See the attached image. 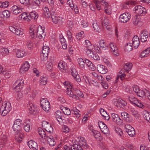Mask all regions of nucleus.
I'll use <instances>...</instances> for the list:
<instances>
[{
	"label": "nucleus",
	"mask_w": 150,
	"mask_h": 150,
	"mask_svg": "<svg viewBox=\"0 0 150 150\" xmlns=\"http://www.w3.org/2000/svg\"><path fill=\"white\" fill-rule=\"evenodd\" d=\"M45 28L43 26L39 25L38 27L34 25L31 26L30 28V36L32 38H34L37 36L40 39L44 38Z\"/></svg>",
	"instance_id": "nucleus-1"
},
{
	"label": "nucleus",
	"mask_w": 150,
	"mask_h": 150,
	"mask_svg": "<svg viewBox=\"0 0 150 150\" xmlns=\"http://www.w3.org/2000/svg\"><path fill=\"white\" fill-rule=\"evenodd\" d=\"M77 141H79L77 143L73 144V148L72 150H82L83 147L87 149L88 145L86 143V140L83 137H80L77 139Z\"/></svg>",
	"instance_id": "nucleus-2"
},
{
	"label": "nucleus",
	"mask_w": 150,
	"mask_h": 150,
	"mask_svg": "<svg viewBox=\"0 0 150 150\" xmlns=\"http://www.w3.org/2000/svg\"><path fill=\"white\" fill-rule=\"evenodd\" d=\"M64 84L65 88H67L66 92L67 95L73 98L78 99L79 98L74 93L72 90L73 87L69 82L67 81H65L64 82Z\"/></svg>",
	"instance_id": "nucleus-3"
},
{
	"label": "nucleus",
	"mask_w": 150,
	"mask_h": 150,
	"mask_svg": "<svg viewBox=\"0 0 150 150\" xmlns=\"http://www.w3.org/2000/svg\"><path fill=\"white\" fill-rule=\"evenodd\" d=\"M11 109V105L8 102L3 104L0 109V112L3 116L6 115Z\"/></svg>",
	"instance_id": "nucleus-4"
},
{
	"label": "nucleus",
	"mask_w": 150,
	"mask_h": 150,
	"mask_svg": "<svg viewBox=\"0 0 150 150\" xmlns=\"http://www.w3.org/2000/svg\"><path fill=\"white\" fill-rule=\"evenodd\" d=\"M40 104L41 107L45 111L48 112L50 111V104L47 98H42L41 100Z\"/></svg>",
	"instance_id": "nucleus-5"
},
{
	"label": "nucleus",
	"mask_w": 150,
	"mask_h": 150,
	"mask_svg": "<svg viewBox=\"0 0 150 150\" xmlns=\"http://www.w3.org/2000/svg\"><path fill=\"white\" fill-rule=\"evenodd\" d=\"M131 18L130 13L128 12H125L120 15L119 21L121 23H126L129 21Z\"/></svg>",
	"instance_id": "nucleus-6"
},
{
	"label": "nucleus",
	"mask_w": 150,
	"mask_h": 150,
	"mask_svg": "<svg viewBox=\"0 0 150 150\" xmlns=\"http://www.w3.org/2000/svg\"><path fill=\"white\" fill-rule=\"evenodd\" d=\"M134 11L138 16H144L146 13V10L140 5L136 6L134 8Z\"/></svg>",
	"instance_id": "nucleus-7"
},
{
	"label": "nucleus",
	"mask_w": 150,
	"mask_h": 150,
	"mask_svg": "<svg viewBox=\"0 0 150 150\" xmlns=\"http://www.w3.org/2000/svg\"><path fill=\"white\" fill-rule=\"evenodd\" d=\"M51 18L52 21L54 24H62L65 21L64 18L54 13L52 14Z\"/></svg>",
	"instance_id": "nucleus-8"
},
{
	"label": "nucleus",
	"mask_w": 150,
	"mask_h": 150,
	"mask_svg": "<svg viewBox=\"0 0 150 150\" xmlns=\"http://www.w3.org/2000/svg\"><path fill=\"white\" fill-rule=\"evenodd\" d=\"M23 81L22 80L16 81L13 86V89L16 92H19L23 88Z\"/></svg>",
	"instance_id": "nucleus-9"
},
{
	"label": "nucleus",
	"mask_w": 150,
	"mask_h": 150,
	"mask_svg": "<svg viewBox=\"0 0 150 150\" xmlns=\"http://www.w3.org/2000/svg\"><path fill=\"white\" fill-rule=\"evenodd\" d=\"M111 116L112 121L114 122L119 126L123 125V120L117 114L113 113L111 114Z\"/></svg>",
	"instance_id": "nucleus-10"
},
{
	"label": "nucleus",
	"mask_w": 150,
	"mask_h": 150,
	"mask_svg": "<svg viewBox=\"0 0 150 150\" xmlns=\"http://www.w3.org/2000/svg\"><path fill=\"white\" fill-rule=\"evenodd\" d=\"M41 125L42 127L49 133H51L53 131V128L51 124L47 121H43L42 122Z\"/></svg>",
	"instance_id": "nucleus-11"
},
{
	"label": "nucleus",
	"mask_w": 150,
	"mask_h": 150,
	"mask_svg": "<svg viewBox=\"0 0 150 150\" xmlns=\"http://www.w3.org/2000/svg\"><path fill=\"white\" fill-rule=\"evenodd\" d=\"M30 67L29 63L25 61L22 64L20 69V72L21 74H24L28 71Z\"/></svg>",
	"instance_id": "nucleus-12"
},
{
	"label": "nucleus",
	"mask_w": 150,
	"mask_h": 150,
	"mask_svg": "<svg viewBox=\"0 0 150 150\" xmlns=\"http://www.w3.org/2000/svg\"><path fill=\"white\" fill-rule=\"evenodd\" d=\"M149 33L146 30L142 31L140 33V38L141 41L142 42H146L149 37Z\"/></svg>",
	"instance_id": "nucleus-13"
},
{
	"label": "nucleus",
	"mask_w": 150,
	"mask_h": 150,
	"mask_svg": "<svg viewBox=\"0 0 150 150\" xmlns=\"http://www.w3.org/2000/svg\"><path fill=\"white\" fill-rule=\"evenodd\" d=\"M126 132L128 135L131 137H134L135 134V132L134 129L129 125H127L125 126Z\"/></svg>",
	"instance_id": "nucleus-14"
},
{
	"label": "nucleus",
	"mask_w": 150,
	"mask_h": 150,
	"mask_svg": "<svg viewBox=\"0 0 150 150\" xmlns=\"http://www.w3.org/2000/svg\"><path fill=\"white\" fill-rule=\"evenodd\" d=\"M109 47L110 48V50L115 56L119 55L118 48L115 44L114 43H110L109 45Z\"/></svg>",
	"instance_id": "nucleus-15"
},
{
	"label": "nucleus",
	"mask_w": 150,
	"mask_h": 150,
	"mask_svg": "<svg viewBox=\"0 0 150 150\" xmlns=\"http://www.w3.org/2000/svg\"><path fill=\"white\" fill-rule=\"evenodd\" d=\"M9 28L11 31L17 35H22L23 34V32L22 30L18 29L16 27L10 26Z\"/></svg>",
	"instance_id": "nucleus-16"
},
{
	"label": "nucleus",
	"mask_w": 150,
	"mask_h": 150,
	"mask_svg": "<svg viewBox=\"0 0 150 150\" xmlns=\"http://www.w3.org/2000/svg\"><path fill=\"white\" fill-rule=\"evenodd\" d=\"M29 15V13L25 12H23L19 15L18 19L24 21L28 22L30 21Z\"/></svg>",
	"instance_id": "nucleus-17"
},
{
	"label": "nucleus",
	"mask_w": 150,
	"mask_h": 150,
	"mask_svg": "<svg viewBox=\"0 0 150 150\" xmlns=\"http://www.w3.org/2000/svg\"><path fill=\"white\" fill-rule=\"evenodd\" d=\"M23 8L18 6L14 5L11 7V11L12 13L17 15L22 11Z\"/></svg>",
	"instance_id": "nucleus-18"
},
{
	"label": "nucleus",
	"mask_w": 150,
	"mask_h": 150,
	"mask_svg": "<svg viewBox=\"0 0 150 150\" xmlns=\"http://www.w3.org/2000/svg\"><path fill=\"white\" fill-rule=\"evenodd\" d=\"M102 5L104 6L105 11L108 15H110L111 13V8L110 5L107 2H102Z\"/></svg>",
	"instance_id": "nucleus-19"
},
{
	"label": "nucleus",
	"mask_w": 150,
	"mask_h": 150,
	"mask_svg": "<svg viewBox=\"0 0 150 150\" xmlns=\"http://www.w3.org/2000/svg\"><path fill=\"white\" fill-rule=\"evenodd\" d=\"M27 144L29 147L33 150H37L38 148L37 143L33 140L28 141Z\"/></svg>",
	"instance_id": "nucleus-20"
},
{
	"label": "nucleus",
	"mask_w": 150,
	"mask_h": 150,
	"mask_svg": "<svg viewBox=\"0 0 150 150\" xmlns=\"http://www.w3.org/2000/svg\"><path fill=\"white\" fill-rule=\"evenodd\" d=\"M114 104L117 106L123 108L127 104V102L123 100H118L114 102Z\"/></svg>",
	"instance_id": "nucleus-21"
},
{
	"label": "nucleus",
	"mask_w": 150,
	"mask_h": 150,
	"mask_svg": "<svg viewBox=\"0 0 150 150\" xmlns=\"http://www.w3.org/2000/svg\"><path fill=\"white\" fill-rule=\"evenodd\" d=\"M140 41L137 35H135L133 38L132 44L135 48L138 47L139 45Z\"/></svg>",
	"instance_id": "nucleus-22"
},
{
	"label": "nucleus",
	"mask_w": 150,
	"mask_h": 150,
	"mask_svg": "<svg viewBox=\"0 0 150 150\" xmlns=\"http://www.w3.org/2000/svg\"><path fill=\"white\" fill-rule=\"evenodd\" d=\"M122 118L126 122H129L132 120L130 115L125 112H122L121 113Z\"/></svg>",
	"instance_id": "nucleus-23"
},
{
	"label": "nucleus",
	"mask_w": 150,
	"mask_h": 150,
	"mask_svg": "<svg viewBox=\"0 0 150 150\" xmlns=\"http://www.w3.org/2000/svg\"><path fill=\"white\" fill-rule=\"evenodd\" d=\"M71 74L75 79L78 82H80L81 81V78L78 74V72L76 71V69L74 68H72L71 69Z\"/></svg>",
	"instance_id": "nucleus-24"
},
{
	"label": "nucleus",
	"mask_w": 150,
	"mask_h": 150,
	"mask_svg": "<svg viewBox=\"0 0 150 150\" xmlns=\"http://www.w3.org/2000/svg\"><path fill=\"white\" fill-rule=\"evenodd\" d=\"M58 67L61 71L64 72L67 69V64L64 61H60L58 63Z\"/></svg>",
	"instance_id": "nucleus-25"
},
{
	"label": "nucleus",
	"mask_w": 150,
	"mask_h": 150,
	"mask_svg": "<svg viewBox=\"0 0 150 150\" xmlns=\"http://www.w3.org/2000/svg\"><path fill=\"white\" fill-rule=\"evenodd\" d=\"M97 69L98 71L102 74H105L108 71V70L103 65L98 64L97 66Z\"/></svg>",
	"instance_id": "nucleus-26"
},
{
	"label": "nucleus",
	"mask_w": 150,
	"mask_h": 150,
	"mask_svg": "<svg viewBox=\"0 0 150 150\" xmlns=\"http://www.w3.org/2000/svg\"><path fill=\"white\" fill-rule=\"evenodd\" d=\"M54 115L58 121L59 123L62 122L64 120V117L62 116L61 112L60 110H57L54 113Z\"/></svg>",
	"instance_id": "nucleus-27"
},
{
	"label": "nucleus",
	"mask_w": 150,
	"mask_h": 150,
	"mask_svg": "<svg viewBox=\"0 0 150 150\" xmlns=\"http://www.w3.org/2000/svg\"><path fill=\"white\" fill-rule=\"evenodd\" d=\"M27 107L29 111V113L30 114L34 113L37 110L35 106L32 103H29Z\"/></svg>",
	"instance_id": "nucleus-28"
},
{
	"label": "nucleus",
	"mask_w": 150,
	"mask_h": 150,
	"mask_svg": "<svg viewBox=\"0 0 150 150\" xmlns=\"http://www.w3.org/2000/svg\"><path fill=\"white\" fill-rule=\"evenodd\" d=\"M98 42L101 49L105 50L107 49L108 45L104 40H101L98 41Z\"/></svg>",
	"instance_id": "nucleus-29"
},
{
	"label": "nucleus",
	"mask_w": 150,
	"mask_h": 150,
	"mask_svg": "<svg viewBox=\"0 0 150 150\" xmlns=\"http://www.w3.org/2000/svg\"><path fill=\"white\" fill-rule=\"evenodd\" d=\"M85 62L86 64L90 70L93 71L95 69V66L91 62L87 59H85Z\"/></svg>",
	"instance_id": "nucleus-30"
},
{
	"label": "nucleus",
	"mask_w": 150,
	"mask_h": 150,
	"mask_svg": "<svg viewBox=\"0 0 150 150\" xmlns=\"http://www.w3.org/2000/svg\"><path fill=\"white\" fill-rule=\"evenodd\" d=\"M45 139L47 140L48 143L51 146H53L56 144L55 140L52 136H48Z\"/></svg>",
	"instance_id": "nucleus-31"
},
{
	"label": "nucleus",
	"mask_w": 150,
	"mask_h": 150,
	"mask_svg": "<svg viewBox=\"0 0 150 150\" xmlns=\"http://www.w3.org/2000/svg\"><path fill=\"white\" fill-rule=\"evenodd\" d=\"M38 132L40 136L43 139H46L48 137L46 135L45 131L41 128H38Z\"/></svg>",
	"instance_id": "nucleus-32"
},
{
	"label": "nucleus",
	"mask_w": 150,
	"mask_h": 150,
	"mask_svg": "<svg viewBox=\"0 0 150 150\" xmlns=\"http://www.w3.org/2000/svg\"><path fill=\"white\" fill-rule=\"evenodd\" d=\"M27 53L23 50H18L16 51V55L18 58L23 57Z\"/></svg>",
	"instance_id": "nucleus-33"
},
{
	"label": "nucleus",
	"mask_w": 150,
	"mask_h": 150,
	"mask_svg": "<svg viewBox=\"0 0 150 150\" xmlns=\"http://www.w3.org/2000/svg\"><path fill=\"white\" fill-rule=\"evenodd\" d=\"M140 16L138 15L135 16L132 18V23L134 25H137L140 23Z\"/></svg>",
	"instance_id": "nucleus-34"
},
{
	"label": "nucleus",
	"mask_w": 150,
	"mask_h": 150,
	"mask_svg": "<svg viewBox=\"0 0 150 150\" xmlns=\"http://www.w3.org/2000/svg\"><path fill=\"white\" fill-rule=\"evenodd\" d=\"M8 134L5 133H2L0 136V139L2 144H4L8 140Z\"/></svg>",
	"instance_id": "nucleus-35"
},
{
	"label": "nucleus",
	"mask_w": 150,
	"mask_h": 150,
	"mask_svg": "<svg viewBox=\"0 0 150 150\" xmlns=\"http://www.w3.org/2000/svg\"><path fill=\"white\" fill-rule=\"evenodd\" d=\"M29 18L30 19V21L31 20L36 19H37L38 17V16L37 13L35 11H33L29 13Z\"/></svg>",
	"instance_id": "nucleus-36"
},
{
	"label": "nucleus",
	"mask_w": 150,
	"mask_h": 150,
	"mask_svg": "<svg viewBox=\"0 0 150 150\" xmlns=\"http://www.w3.org/2000/svg\"><path fill=\"white\" fill-rule=\"evenodd\" d=\"M43 14L45 17V18H49L50 16V13L49 8L47 7H45L43 8Z\"/></svg>",
	"instance_id": "nucleus-37"
},
{
	"label": "nucleus",
	"mask_w": 150,
	"mask_h": 150,
	"mask_svg": "<svg viewBox=\"0 0 150 150\" xmlns=\"http://www.w3.org/2000/svg\"><path fill=\"white\" fill-rule=\"evenodd\" d=\"M0 15L2 18L4 17L8 18L10 16V13L9 11L5 10L3 11Z\"/></svg>",
	"instance_id": "nucleus-38"
},
{
	"label": "nucleus",
	"mask_w": 150,
	"mask_h": 150,
	"mask_svg": "<svg viewBox=\"0 0 150 150\" xmlns=\"http://www.w3.org/2000/svg\"><path fill=\"white\" fill-rule=\"evenodd\" d=\"M132 67V64L131 63L128 62L125 64L124 67V68L125 71L128 72L131 69Z\"/></svg>",
	"instance_id": "nucleus-39"
},
{
	"label": "nucleus",
	"mask_w": 150,
	"mask_h": 150,
	"mask_svg": "<svg viewBox=\"0 0 150 150\" xmlns=\"http://www.w3.org/2000/svg\"><path fill=\"white\" fill-rule=\"evenodd\" d=\"M93 27L96 32H100L102 30V28H100L99 24L97 22H94L93 24Z\"/></svg>",
	"instance_id": "nucleus-40"
},
{
	"label": "nucleus",
	"mask_w": 150,
	"mask_h": 150,
	"mask_svg": "<svg viewBox=\"0 0 150 150\" xmlns=\"http://www.w3.org/2000/svg\"><path fill=\"white\" fill-rule=\"evenodd\" d=\"M40 83L42 85H45L47 82V77L46 75H44L40 77Z\"/></svg>",
	"instance_id": "nucleus-41"
},
{
	"label": "nucleus",
	"mask_w": 150,
	"mask_h": 150,
	"mask_svg": "<svg viewBox=\"0 0 150 150\" xmlns=\"http://www.w3.org/2000/svg\"><path fill=\"white\" fill-rule=\"evenodd\" d=\"M102 25L103 26H105L107 29L109 28V20L106 17H104V19L102 21Z\"/></svg>",
	"instance_id": "nucleus-42"
},
{
	"label": "nucleus",
	"mask_w": 150,
	"mask_h": 150,
	"mask_svg": "<svg viewBox=\"0 0 150 150\" xmlns=\"http://www.w3.org/2000/svg\"><path fill=\"white\" fill-rule=\"evenodd\" d=\"M9 53L8 49L4 47L0 48V53L4 55L8 54Z\"/></svg>",
	"instance_id": "nucleus-43"
},
{
	"label": "nucleus",
	"mask_w": 150,
	"mask_h": 150,
	"mask_svg": "<svg viewBox=\"0 0 150 150\" xmlns=\"http://www.w3.org/2000/svg\"><path fill=\"white\" fill-rule=\"evenodd\" d=\"M1 73L5 74L6 78H9L11 76L10 74H9V73H7L6 71H5V70L4 69L3 67L0 65V74Z\"/></svg>",
	"instance_id": "nucleus-44"
},
{
	"label": "nucleus",
	"mask_w": 150,
	"mask_h": 150,
	"mask_svg": "<svg viewBox=\"0 0 150 150\" xmlns=\"http://www.w3.org/2000/svg\"><path fill=\"white\" fill-rule=\"evenodd\" d=\"M23 138V135L21 133H19L18 134L16 135L15 136L16 139L18 143L21 142Z\"/></svg>",
	"instance_id": "nucleus-45"
},
{
	"label": "nucleus",
	"mask_w": 150,
	"mask_h": 150,
	"mask_svg": "<svg viewBox=\"0 0 150 150\" xmlns=\"http://www.w3.org/2000/svg\"><path fill=\"white\" fill-rule=\"evenodd\" d=\"M93 50L92 49V47L86 48V52L89 57H92V55L93 53Z\"/></svg>",
	"instance_id": "nucleus-46"
},
{
	"label": "nucleus",
	"mask_w": 150,
	"mask_h": 150,
	"mask_svg": "<svg viewBox=\"0 0 150 150\" xmlns=\"http://www.w3.org/2000/svg\"><path fill=\"white\" fill-rule=\"evenodd\" d=\"M50 51V48L49 46H44L42 48V53L49 54Z\"/></svg>",
	"instance_id": "nucleus-47"
},
{
	"label": "nucleus",
	"mask_w": 150,
	"mask_h": 150,
	"mask_svg": "<svg viewBox=\"0 0 150 150\" xmlns=\"http://www.w3.org/2000/svg\"><path fill=\"white\" fill-rule=\"evenodd\" d=\"M24 129L26 132H28L29 131L30 129L29 121H26L24 122Z\"/></svg>",
	"instance_id": "nucleus-48"
},
{
	"label": "nucleus",
	"mask_w": 150,
	"mask_h": 150,
	"mask_svg": "<svg viewBox=\"0 0 150 150\" xmlns=\"http://www.w3.org/2000/svg\"><path fill=\"white\" fill-rule=\"evenodd\" d=\"M84 36V32L82 31L78 33L76 35L77 39L79 40L83 38Z\"/></svg>",
	"instance_id": "nucleus-49"
},
{
	"label": "nucleus",
	"mask_w": 150,
	"mask_h": 150,
	"mask_svg": "<svg viewBox=\"0 0 150 150\" xmlns=\"http://www.w3.org/2000/svg\"><path fill=\"white\" fill-rule=\"evenodd\" d=\"M146 91L147 90H146L144 91L143 90H140L137 93V95L138 96L140 97L144 98L145 96H146Z\"/></svg>",
	"instance_id": "nucleus-50"
},
{
	"label": "nucleus",
	"mask_w": 150,
	"mask_h": 150,
	"mask_svg": "<svg viewBox=\"0 0 150 150\" xmlns=\"http://www.w3.org/2000/svg\"><path fill=\"white\" fill-rule=\"evenodd\" d=\"M12 127L13 131L16 133H18L20 132L22 129L14 124H13Z\"/></svg>",
	"instance_id": "nucleus-51"
},
{
	"label": "nucleus",
	"mask_w": 150,
	"mask_h": 150,
	"mask_svg": "<svg viewBox=\"0 0 150 150\" xmlns=\"http://www.w3.org/2000/svg\"><path fill=\"white\" fill-rule=\"evenodd\" d=\"M78 62L79 67L81 68H83L85 66V62L83 59L81 58H79L78 60Z\"/></svg>",
	"instance_id": "nucleus-52"
},
{
	"label": "nucleus",
	"mask_w": 150,
	"mask_h": 150,
	"mask_svg": "<svg viewBox=\"0 0 150 150\" xmlns=\"http://www.w3.org/2000/svg\"><path fill=\"white\" fill-rule=\"evenodd\" d=\"M137 107L142 108H144L145 106L140 100H137L134 104Z\"/></svg>",
	"instance_id": "nucleus-53"
},
{
	"label": "nucleus",
	"mask_w": 150,
	"mask_h": 150,
	"mask_svg": "<svg viewBox=\"0 0 150 150\" xmlns=\"http://www.w3.org/2000/svg\"><path fill=\"white\" fill-rule=\"evenodd\" d=\"M9 5V3L7 1H5L4 2L0 1V7L6 8Z\"/></svg>",
	"instance_id": "nucleus-54"
},
{
	"label": "nucleus",
	"mask_w": 150,
	"mask_h": 150,
	"mask_svg": "<svg viewBox=\"0 0 150 150\" xmlns=\"http://www.w3.org/2000/svg\"><path fill=\"white\" fill-rule=\"evenodd\" d=\"M22 121L21 120L19 119H17L14 121L13 124L22 128Z\"/></svg>",
	"instance_id": "nucleus-55"
},
{
	"label": "nucleus",
	"mask_w": 150,
	"mask_h": 150,
	"mask_svg": "<svg viewBox=\"0 0 150 150\" xmlns=\"http://www.w3.org/2000/svg\"><path fill=\"white\" fill-rule=\"evenodd\" d=\"M149 54L147 52V51L146 49L141 52L140 55V57L141 58H144L147 57L149 56Z\"/></svg>",
	"instance_id": "nucleus-56"
},
{
	"label": "nucleus",
	"mask_w": 150,
	"mask_h": 150,
	"mask_svg": "<svg viewBox=\"0 0 150 150\" xmlns=\"http://www.w3.org/2000/svg\"><path fill=\"white\" fill-rule=\"evenodd\" d=\"M62 110H63V112L65 115H69L71 114V111L67 107H64Z\"/></svg>",
	"instance_id": "nucleus-57"
},
{
	"label": "nucleus",
	"mask_w": 150,
	"mask_h": 150,
	"mask_svg": "<svg viewBox=\"0 0 150 150\" xmlns=\"http://www.w3.org/2000/svg\"><path fill=\"white\" fill-rule=\"evenodd\" d=\"M93 47L95 51L98 53H101V49L100 47H99L98 44H95L93 45Z\"/></svg>",
	"instance_id": "nucleus-58"
},
{
	"label": "nucleus",
	"mask_w": 150,
	"mask_h": 150,
	"mask_svg": "<svg viewBox=\"0 0 150 150\" xmlns=\"http://www.w3.org/2000/svg\"><path fill=\"white\" fill-rule=\"evenodd\" d=\"M144 116V118L150 123V112H146Z\"/></svg>",
	"instance_id": "nucleus-59"
},
{
	"label": "nucleus",
	"mask_w": 150,
	"mask_h": 150,
	"mask_svg": "<svg viewBox=\"0 0 150 150\" xmlns=\"http://www.w3.org/2000/svg\"><path fill=\"white\" fill-rule=\"evenodd\" d=\"M101 130L102 132L105 134H109V129L106 125Z\"/></svg>",
	"instance_id": "nucleus-60"
},
{
	"label": "nucleus",
	"mask_w": 150,
	"mask_h": 150,
	"mask_svg": "<svg viewBox=\"0 0 150 150\" xmlns=\"http://www.w3.org/2000/svg\"><path fill=\"white\" fill-rule=\"evenodd\" d=\"M132 44L130 43H127L125 46V49L128 51H130L132 49Z\"/></svg>",
	"instance_id": "nucleus-61"
},
{
	"label": "nucleus",
	"mask_w": 150,
	"mask_h": 150,
	"mask_svg": "<svg viewBox=\"0 0 150 150\" xmlns=\"http://www.w3.org/2000/svg\"><path fill=\"white\" fill-rule=\"evenodd\" d=\"M48 54L42 53L41 54L40 58L41 60L43 61L46 60L47 58Z\"/></svg>",
	"instance_id": "nucleus-62"
},
{
	"label": "nucleus",
	"mask_w": 150,
	"mask_h": 150,
	"mask_svg": "<svg viewBox=\"0 0 150 150\" xmlns=\"http://www.w3.org/2000/svg\"><path fill=\"white\" fill-rule=\"evenodd\" d=\"M31 4L36 6H39L40 4V0H32Z\"/></svg>",
	"instance_id": "nucleus-63"
},
{
	"label": "nucleus",
	"mask_w": 150,
	"mask_h": 150,
	"mask_svg": "<svg viewBox=\"0 0 150 150\" xmlns=\"http://www.w3.org/2000/svg\"><path fill=\"white\" fill-rule=\"evenodd\" d=\"M53 67V64L51 62H47V63L46 67L49 71H51Z\"/></svg>",
	"instance_id": "nucleus-64"
}]
</instances>
